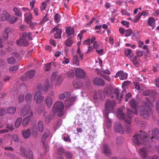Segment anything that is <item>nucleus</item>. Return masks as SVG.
<instances>
[{"label": "nucleus", "mask_w": 159, "mask_h": 159, "mask_svg": "<svg viewBox=\"0 0 159 159\" xmlns=\"http://www.w3.org/2000/svg\"><path fill=\"white\" fill-rule=\"evenodd\" d=\"M155 20L153 17L149 18L148 20V24L149 26H151L153 28L155 26Z\"/></svg>", "instance_id": "24"}, {"label": "nucleus", "mask_w": 159, "mask_h": 159, "mask_svg": "<svg viewBox=\"0 0 159 159\" xmlns=\"http://www.w3.org/2000/svg\"><path fill=\"white\" fill-rule=\"evenodd\" d=\"M49 134V131H48L47 132L45 133L42 138V141H43V140H44L45 139L47 138Z\"/></svg>", "instance_id": "49"}, {"label": "nucleus", "mask_w": 159, "mask_h": 159, "mask_svg": "<svg viewBox=\"0 0 159 159\" xmlns=\"http://www.w3.org/2000/svg\"><path fill=\"white\" fill-rule=\"evenodd\" d=\"M66 157L68 159L72 157V154L69 152H66Z\"/></svg>", "instance_id": "63"}, {"label": "nucleus", "mask_w": 159, "mask_h": 159, "mask_svg": "<svg viewBox=\"0 0 159 159\" xmlns=\"http://www.w3.org/2000/svg\"><path fill=\"white\" fill-rule=\"evenodd\" d=\"M128 76V74L123 71L120 70L118 72L115 76V78L119 77L120 79L121 80H126Z\"/></svg>", "instance_id": "8"}, {"label": "nucleus", "mask_w": 159, "mask_h": 159, "mask_svg": "<svg viewBox=\"0 0 159 159\" xmlns=\"http://www.w3.org/2000/svg\"><path fill=\"white\" fill-rule=\"evenodd\" d=\"M131 83V82L129 81H125L122 84V87H124L129 85Z\"/></svg>", "instance_id": "48"}, {"label": "nucleus", "mask_w": 159, "mask_h": 159, "mask_svg": "<svg viewBox=\"0 0 159 159\" xmlns=\"http://www.w3.org/2000/svg\"><path fill=\"white\" fill-rule=\"evenodd\" d=\"M18 20V18L16 17L11 16L9 20V21L11 23H15Z\"/></svg>", "instance_id": "38"}, {"label": "nucleus", "mask_w": 159, "mask_h": 159, "mask_svg": "<svg viewBox=\"0 0 159 159\" xmlns=\"http://www.w3.org/2000/svg\"><path fill=\"white\" fill-rule=\"evenodd\" d=\"M7 62L9 64H13L15 62V60L13 57H11L7 59Z\"/></svg>", "instance_id": "40"}, {"label": "nucleus", "mask_w": 159, "mask_h": 159, "mask_svg": "<svg viewBox=\"0 0 159 159\" xmlns=\"http://www.w3.org/2000/svg\"><path fill=\"white\" fill-rule=\"evenodd\" d=\"M64 105L62 102H58L54 105L53 106V111L54 112H59L58 115L59 116H61L64 114L63 110L64 108Z\"/></svg>", "instance_id": "4"}, {"label": "nucleus", "mask_w": 159, "mask_h": 159, "mask_svg": "<svg viewBox=\"0 0 159 159\" xmlns=\"http://www.w3.org/2000/svg\"><path fill=\"white\" fill-rule=\"evenodd\" d=\"M22 121V118H17L15 122V127L16 128L18 127L20 125Z\"/></svg>", "instance_id": "35"}, {"label": "nucleus", "mask_w": 159, "mask_h": 159, "mask_svg": "<svg viewBox=\"0 0 159 159\" xmlns=\"http://www.w3.org/2000/svg\"><path fill=\"white\" fill-rule=\"evenodd\" d=\"M119 31L121 34H123L125 33V31L123 28H120L119 29Z\"/></svg>", "instance_id": "64"}, {"label": "nucleus", "mask_w": 159, "mask_h": 159, "mask_svg": "<svg viewBox=\"0 0 159 159\" xmlns=\"http://www.w3.org/2000/svg\"><path fill=\"white\" fill-rule=\"evenodd\" d=\"M52 117L50 116H48L45 118V122L46 124H48L52 120Z\"/></svg>", "instance_id": "60"}, {"label": "nucleus", "mask_w": 159, "mask_h": 159, "mask_svg": "<svg viewBox=\"0 0 159 159\" xmlns=\"http://www.w3.org/2000/svg\"><path fill=\"white\" fill-rule=\"evenodd\" d=\"M50 68V63H48L44 67V70L46 71H48L49 70Z\"/></svg>", "instance_id": "57"}, {"label": "nucleus", "mask_w": 159, "mask_h": 159, "mask_svg": "<svg viewBox=\"0 0 159 159\" xmlns=\"http://www.w3.org/2000/svg\"><path fill=\"white\" fill-rule=\"evenodd\" d=\"M115 105L116 102L114 100L111 101L109 100H107L105 105V111H110Z\"/></svg>", "instance_id": "7"}, {"label": "nucleus", "mask_w": 159, "mask_h": 159, "mask_svg": "<svg viewBox=\"0 0 159 159\" xmlns=\"http://www.w3.org/2000/svg\"><path fill=\"white\" fill-rule=\"evenodd\" d=\"M73 41L70 39L69 38L65 42V45L66 46L71 47L73 43Z\"/></svg>", "instance_id": "37"}, {"label": "nucleus", "mask_w": 159, "mask_h": 159, "mask_svg": "<svg viewBox=\"0 0 159 159\" xmlns=\"http://www.w3.org/2000/svg\"><path fill=\"white\" fill-rule=\"evenodd\" d=\"M75 98H72L70 99L66 100L65 102V105L66 107H68L73 104L75 100Z\"/></svg>", "instance_id": "21"}, {"label": "nucleus", "mask_w": 159, "mask_h": 159, "mask_svg": "<svg viewBox=\"0 0 159 159\" xmlns=\"http://www.w3.org/2000/svg\"><path fill=\"white\" fill-rule=\"evenodd\" d=\"M33 18L32 15L30 13H26L24 15V19L27 23H30Z\"/></svg>", "instance_id": "17"}, {"label": "nucleus", "mask_w": 159, "mask_h": 159, "mask_svg": "<svg viewBox=\"0 0 159 159\" xmlns=\"http://www.w3.org/2000/svg\"><path fill=\"white\" fill-rule=\"evenodd\" d=\"M13 10L15 12V14L16 16H17L19 17H20L22 16L21 13L19 9L17 8L14 7L13 8Z\"/></svg>", "instance_id": "30"}, {"label": "nucleus", "mask_w": 159, "mask_h": 159, "mask_svg": "<svg viewBox=\"0 0 159 159\" xmlns=\"http://www.w3.org/2000/svg\"><path fill=\"white\" fill-rule=\"evenodd\" d=\"M35 74V72L34 70H30L26 73V76L30 78H31L34 76Z\"/></svg>", "instance_id": "34"}, {"label": "nucleus", "mask_w": 159, "mask_h": 159, "mask_svg": "<svg viewBox=\"0 0 159 159\" xmlns=\"http://www.w3.org/2000/svg\"><path fill=\"white\" fill-rule=\"evenodd\" d=\"M23 136L25 139L28 138L30 135V131L29 129L23 131L22 133Z\"/></svg>", "instance_id": "31"}, {"label": "nucleus", "mask_w": 159, "mask_h": 159, "mask_svg": "<svg viewBox=\"0 0 159 159\" xmlns=\"http://www.w3.org/2000/svg\"><path fill=\"white\" fill-rule=\"evenodd\" d=\"M125 54L126 57H127L129 58L134 55L132 51L128 48H125Z\"/></svg>", "instance_id": "19"}, {"label": "nucleus", "mask_w": 159, "mask_h": 159, "mask_svg": "<svg viewBox=\"0 0 159 159\" xmlns=\"http://www.w3.org/2000/svg\"><path fill=\"white\" fill-rule=\"evenodd\" d=\"M11 16L6 11H3L1 15L0 20L2 21L8 20Z\"/></svg>", "instance_id": "9"}, {"label": "nucleus", "mask_w": 159, "mask_h": 159, "mask_svg": "<svg viewBox=\"0 0 159 159\" xmlns=\"http://www.w3.org/2000/svg\"><path fill=\"white\" fill-rule=\"evenodd\" d=\"M31 116H28L23 120L22 123V125L23 126H25L27 125L30 120Z\"/></svg>", "instance_id": "29"}, {"label": "nucleus", "mask_w": 159, "mask_h": 159, "mask_svg": "<svg viewBox=\"0 0 159 159\" xmlns=\"http://www.w3.org/2000/svg\"><path fill=\"white\" fill-rule=\"evenodd\" d=\"M114 129L117 132L122 134L124 133V130L120 123H116L115 124Z\"/></svg>", "instance_id": "10"}, {"label": "nucleus", "mask_w": 159, "mask_h": 159, "mask_svg": "<svg viewBox=\"0 0 159 159\" xmlns=\"http://www.w3.org/2000/svg\"><path fill=\"white\" fill-rule=\"evenodd\" d=\"M12 31V29L10 27L6 28L4 30L3 34L2 36L3 39L5 40H7L8 37V34L10 33Z\"/></svg>", "instance_id": "13"}, {"label": "nucleus", "mask_w": 159, "mask_h": 159, "mask_svg": "<svg viewBox=\"0 0 159 159\" xmlns=\"http://www.w3.org/2000/svg\"><path fill=\"white\" fill-rule=\"evenodd\" d=\"M18 69V68L17 66H14L13 67H11L9 69V71L11 72H16Z\"/></svg>", "instance_id": "45"}, {"label": "nucleus", "mask_w": 159, "mask_h": 159, "mask_svg": "<svg viewBox=\"0 0 159 159\" xmlns=\"http://www.w3.org/2000/svg\"><path fill=\"white\" fill-rule=\"evenodd\" d=\"M93 83L97 85H103L104 84V80L99 78H95L93 80Z\"/></svg>", "instance_id": "16"}, {"label": "nucleus", "mask_w": 159, "mask_h": 159, "mask_svg": "<svg viewBox=\"0 0 159 159\" xmlns=\"http://www.w3.org/2000/svg\"><path fill=\"white\" fill-rule=\"evenodd\" d=\"M31 36L32 34L30 32L23 33L21 38L17 41V44L19 45L23 46L28 45L29 43L27 41L26 39L28 38L30 40H32V38L31 37Z\"/></svg>", "instance_id": "3"}, {"label": "nucleus", "mask_w": 159, "mask_h": 159, "mask_svg": "<svg viewBox=\"0 0 159 159\" xmlns=\"http://www.w3.org/2000/svg\"><path fill=\"white\" fill-rule=\"evenodd\" d=\"M6 110V113L13 114L16 110V108L15 107H10L7 108Z\"/></svg>", "instance_id": "22"}, {"label": "nucleus", "mask_w": 159, "mask_h": 159, "mask_svg": "<svg viewBox=\"0 0 159 159\" xmlns=\"http://www.w3.org/2000/svg\"><path fill=\"white\" fill-rule=\"evenodd\" d=\"M41 92L40 91H37L34 96V100L36 102V104H39L43 102L44 98L41 95Z\"/></svg>", "instance_id": "5"}, {"label": "nucleus", "mask_w": 159, "mask_h": 159, "mask_svg": "<svg viewBox=\"0 0 159 159\" xmlns=\"http://www.w3.org/2000/svg\"><path fill=\"white\" fill-rule=\"evenodd\" d=\"M24 98V96L23 95H20L19 96L18 101L20 103L22 102Z\"/></svg>", "instance_id": "50"}, {"label": "nucleus", "mask_w": 159, "mask_h": 159, "mask_svg": "<svg viewBox=\"0 0 159 159\" xmlns=\"http://www.w3.org/2000/svg\"><path fill=\"white\" fill-rule=\"evenodd\" d=\"M132 32V31L131 29H128L125 31V36L126 37L129 36L131 35Z\"/></svg>", "instance_id": "42"}, {"label": "nucleus", "mask_w": 159, "mask_h": 159, "mask_svg": "<svg viewBox=\"0 0 159 159\" xmlns=\"http://www.w3.org/2000/svg\"><path fill=\"white\" fill-rule=\"evenodd\" d=\"M97 53L100 55H102L104 53V50L103 49L100 50L96 49V50Z\"/></svg>", "instance_id": "54"}, {"label": "nucleus", "mask_w": 159, "mask_h": 159, "mask_svg": "<svg viewBox=\"0 0 159 159\" xmlns=\"http://www.w3.org/2000/svg\"><path fill=\"white\" fill-rule=\"evenodd\" d=\"M144 13H145V12H142V13H139L134 18L133 21V22L134 23H137V22L140 19L141 17L143 14H144Z\"/></svg>", "instance_id": "28"}, {"label": "nucleus", "mask_w": 159, "mask_h": 159, "mask_svg": "<svg viewBox=\"0 0 159 159\" xmlns=\"http://www.w3.org/2000/svg\"><path fill=\"white\" fill-rule=\"evenodd\" d=\"M48 20L47 17V14H46L45 16H44L43 19L41 20L39 23V25H41L43 23L46 22Z\"/></svg>", "instance_id": "44"}, {"label": "nucleus", "mask_w": 159, "mask_h": 159, "mask_svg": "<svg viewBox=\"0 0 159 159\" xmlns=\"http://www.w3.org/2000/svg\"><path fill=\"white\" fill-rule=\"evenodd\" d=\"M38 127L39 130L40 132L43 131L44 129L43 123L42 121H40L39 122L38 124Z\"/></svg>", "instance_id": "32"}, {"label": "nucleus", "mask_w": 159, "mask_h": 159, "mask_svg": "<svg viewBox=\"0 0 159 159\" xmlns=\"http://www.w3.org/2000/svg\"><path fill=\"white\" fill-rule=\"evenodd\" d=\"M121 12L124 15H126L127 16H129L130 15V13L125 9L122 10L121 11Z\"/></svg>", "instance_id": "55"}, {"label": "nucleus", "mask_w": 159, "mask_h": 159, "mask_svg": "<svg viewBox=\"0 0 159 159\" xmlns=\"http://www.w3.org/2000/svg\"><path fill=\"white\" fill-rule=\"evenodd\" d=\"M130 59V60L132 61L134 64L135 65L137 64L139 62V59L136 56L133 57H131Z\"/></svg>", "instance_id": "36"}, {"label": "nucleus", "mask_w": 159, "mask_h": 159, "mask_svg": "<svg viewBox=\"0 0 159 159\" xmlns=\"http://www.w3.org/2000/svg\"><path fill=\"white\" fill-rule=\"evenodd\" d=\"M20 150L22 152V154L25 156L28 159H33V156L32 151H29V155L27 156L26 155V150L25 148L23 147H21L20 148Z\"/></svg>", "instance_id": "14"}, {"label": "nucleus", "mask_w": 159, "mask_h": 159, "mask_svg": "<svg viewBox=\"0 0 159 159\" xmlns=\"http://www.w3.org/2000/svg\"><path fill=\"white\" fill-rule=\"evenodd\" d=\"M76 75L80 78H83L85 77V73L82 69L79 68H77L75 70Z\"/></svg>", "instance_id": "11"}, {"label": "nucleus", "mask_w": 159, "mask_h": 159, "mask_svg": "<svg viewBox=\"0 0 159 159\" xmlns=\"http://www.w3.org/2000/svg\"><path fill=\"white\" fill-rule=\"evenodd\" d=\"M60 19L61 16L58 14H56L54 16V21L56 23H57L60 21Z\"/></svg>", "instance_id": "39"}, {"label": "nucleus", "mask_w": 159, "mask_h": 159, "mask_svg": "<svg viewBox=\"0 0 159 159\" xmlns=\"http://www.w3.org/2000/svg\"><path fill=\"white\" fill-rule=\"evenodd\" d=\"M102 152L107 156H108L111 154V151L107 145H105L103 147Z\"/></svg>", "instance_id": "20"}, {"label": "nucleus", "mask_w": 159, "mask_h": 159, "mask_svg": "<svg viewBox=\"0 0 159 159\" xmlns=\"http://www.w3.org/2000/svg\"><path fill=\"white\" fill-rule=\"evenodd\" d=\"M132 97L131 94L130 93H128L125 96V101H127L128 99L131 98Z\"/></svg>", "instance_id": "56"}, {"label": "nucleus", "mask_w": 159, "mask_h": 159, "mask_svg": "<svg viewBox=\"0 0 159 159\" xmlns=\"http://www.w3.org/2000/svg\"><path fill=\"white\" fill-rule=\"evenodd\" d=\"M144 51H138L136 52V54L137 56L139 57H141L143 56Z\"/></svg>", "instance_id": "53"}, {"label": "nucleus", "mask_w": 159, "mask_h": 159, "mask_svg": "<svg viewBox=\"0 0 159 159\" xmlns=\"http://www.w3.org/2000/svg\"><path fill=\"white\" fill-rule=\"evenodd\" d=\"M49 84L48 82H47V84L44 87L42 86L41 84H39L37 86V89H41L44 91L46 92L48 90V89Z\"/></svg>", "instance_id": "26"}, {"label": "nucleus", "mask_w": 159, "mask_h": 159, "mask_svg": "<svg viewBox=\"0 0 159 159\" xmlns=\"http://www.w3.org/2000/svg\"><path fill=\"white\" fill-rule=\"evenodd\" d=\"M6 113V110L3 109H0V116L4 115Z\"/></svg>", "instance_id": "58"}, {"label": "nucleus", "mask_w": 159, "mask_h": 159, "mask_svg": "<svg viewBox=\"0 0 159 159\" xmlns=\"http://www.w3.org/2000/svg\"><path fill=\"white\" fill-rule=\"evenodd\" d=\"M33 94L28 93L26 94L25 96V100L27 102H30L32 99Z\"/></svg>", "instance_id": "27"}, {"label": "nucleus", "mask_w": 159, "mask_h": 159, "mask_svg": "<svg viewBox=\"0 0 159 159\" xmlns=\"http://www.w3.org/2000/svg\"><path fill=\"white\" fill-rule=\"evenodd\" d=\"M79 83H76L75 81H74L73 84L74 87L76 89L80 88V86H79Z\"/></svg>", "instance_id": "62"}, {"label": "nucleus", "mask_w": 159, "mask_h": 159, "mask_svg": "<svg viewBox=\"0 0 159 159\" xmlns=\"http://www.w3.org/2000/svg\"><path fill=\"white\" fill-rule=\"evenodd\" d=\"M66 31L68 35V37H70V36L71 37L74 36V29L70 27H67L66 29Z\"/></svg>", "instance_id": "18"}, {"label": "nucleus", "mask_w": 159, "mask_h": 159, "mask_svg": "<svg viewBox=\"0 0 159 159\" xmlns=\"http://www.w3.org/2000/svg\"><path fill=\"white\" fill-rule=\"evenodd\" d=\"M125 92V90H123L122 91V92L121 93L120 96V98L119 99L118 97L119 94V92L118 90V89H112L111 90V93L112 94L113 93L114 94H116V96L117 97V98L118 99V100L119 99L120 100L121 98H122L123 97V94Z\"/></svg>", "instance_id": "15"}, {"label": "nucleus", "mask_w": 159, "mask_h": 159, "mask_svg": "<svg viewBox=\"0 0 159 159\" xmlns=\"http://www.w3.org/2000/svg\"><path fill=\"white\" fill-rule=\"evenodd\" d=\"M7 128L10 130H13L14 129L13 125L12 124H8L7 126Z\"/></svg>", "instance_id": "51"}, {"label": "nucleus", "mask_w": 159, "mask_h": 159, "mask_svg": "<svg viewBox=\"0 0 159 159\" xmlns=\"http://www.w3.org/2000/svg\"><path fill=\"white\" fill-rule=\"evenodd\" d=\"M21 115L25 116L27 115L30 114V116H32L33 115L32 111L30 110V106L29 105L25 106L22 109L21 112Z\"/></svg>", "instance_id": "6"}, {"label": "nucleus", "mask_w": 159, "mask_h": 159, "mask_svg": "<svg viewBox=\"0 0 159 159\" xmlns=\"http://www.w3.org/2000/svg\"><path fill=\"white\" fill-rule=\"evenodd\" d=\"M57 76V74L56 73H53L51 76V81L52 82L56 78Z\"/></svg>", "instance_id": "61"}, {"label": "nucleus", "mask_w": 159, "mask_h": 159, "mask_svg": "<svg viewBox=\"0 0 159 159\" xmlns=\"http://www.w3.org/2000/svg\"><path fill=\"white\" fill-rule=\"evenodd\" d=\"M62 34V31L60 30L58 32L55 34L54 37L56 39H59L61 38V35Z\"/></svg>", "instance_id": "41"}, {"label": "nucleus", "mask_w": 159, "mask_h": 159, "mask_svg": "<svg viewBox=\"0 0 159 159\" xmlns=\"http://www.w3.org/2000/svg\"><path fill=\"white\" fill-rule=\"evenodd\" d=\"M45 101L47 106L48 108L51 107L52 103V98L50 97H47L45 99Z\"/></svg>", "instance_id": "25"}, {"label": "nucleus", "mask_w": 159, "mask_h": 159, "mask_svg": "<svg viewBox=\"0 0 159 159\" xmlns=\"http://www.w3.org/2000/svg\"><path fill=\"white\" fill-rule=\"evenodd\" d=\"M121 23L123 25H125L127 27H128L129 26V23L127 21L122 20L121 21Z\"/></svg>", "instance_id": "52"}, {"label": "nucleus", "mask_w": 159, "mask_h": 159, "mask_svg": "<svg viewBox=\"0 0 159 159\" xmlns=\"http://www.w3.org/2000/svg\"><path fill=\"white\" fill-rule=\"evenodd\" d=\"M73 64L75 66H79L80 63V60L77 54L74 56L73 57Z\"/></svg>", "instance_id": "23"}, {"label": "nucleus", "mask_w": 159, "mask_h": 159, "mask_svg": "<svg viewBox=\"0 0 159 159\" xmlns=\"http://www.w3.org/2000/svg\"><path fill=\"white\" fill-rule=\"evenodd\" d=\"M70 93L68 92H65L61 94L59 96V99L61 100H62L65 98H67L69 96Z\"/></svg>", "instance_id": "33"}, {"label": "nucleus", "mask_w": 159, "mask_h": 159, "mask_svg": "<svg viewBox=\"0 0 159 159\" xmlns=\"http://www.w3.org/2000/svg\"><path fill=\"white\" fill-rule=\"evenodd\" d=\"M148 150L146 148H144L140 149L139 153L141 157L143 159L147 158Z\"/></svg>", "instance_id": "12"}, {"label": "nucleus", "mask_w": 159, "mask_h": 159, "mask_svg": "<svg viewBox=\"0 0 159 159\" xmlns=\"http://www.w3.org/2000/svg\"><path fill=\"white\" fill-rule=\"evenodd\" d=\"M152 135L151 137H148L147 134L144 132H142L141 134H136L134 136L133 142L136 145H140L146 141L152 142L153 139L159 140V129H154L152 132Z\"/></svg>", "instance_id": "2"}, {"label": "nucleus", "mask_w": 159, "mask_h": 159, "mask_svg": "<svg viewBox=\"0 0 159 159\" xmlns=\"http://www.w3.org/2000/svg\"><path fill=\"white\" fill-rule=\"evenodd\" d=\"M77 53L79 55L81 60H82L83 58L84 55L81 52L79 47H78L77 49Z\"/></svg>", "instance_id": "43"}, {"label": "nucleus", "mask_w": 159, "mask_h": 159, "mask_svg": "<svg viewBox=\"0 0 159 159\" xmlns=\"http://www.w3.org/2000/svg\"><path fill=\"white\" fill-rule=\"evenodd\" d=\"M47 6L46 2H43L42 3V5L41 7V11H43L45 9L46 7Z\"/></svg>", "instance_id": "46"}, {"label": "nucleus", "mask_w": 159, "mask_h": 159, "mask_svg": "<svg viewBox=\"0 0 159 159\" xmlns=\"http://www.w3.org/2000/svg\"><path fill=\"white\" fill-rule=\"evenodd\" d=\"M12 139L15 142H18L19 140L18 136L16 134L12 136Z\"/></svg>", "instance_id": "47"}, {"label": "nucleus", "mask_w": 159, "mask_h": 159, "mask_svg": "<svg viewBox=\"0 0 159 159\" xmlns=\"http://www.w3.org/2000/svg\"><path fill=\"white\" fill-rule=\"evenodd\" d=\"M63 138L64 140L66 142H70L71 141L70 137L68 136H67V137H63Z\"/></svg>", "instance_id": "59"}, {"label": "nucleus", "mask_w": 159, "mask_h": 159, "mask_svg": "<svg viewBox=\"0 0 159 159\" xmlns=\"http://www.w3.org/2000/svg\"><path fill=\"white\" fill-rule=\"evenodd\" d=\"M129 104L131 107L132 111L128 110V116H125L122 112L121 109H119L117 112V116L119 119L123 120L125 122L129 124L131 123V118L134 114L140 115L145 118L148 119L152 113V111L150 107H147V103L145 107L141 106L138 107L137 104L134 99H131L129 102Z\"/></svg>", "instance_id": "1"}]
</instances>
